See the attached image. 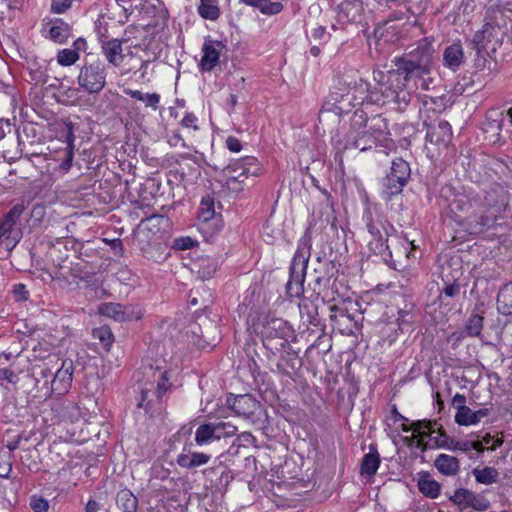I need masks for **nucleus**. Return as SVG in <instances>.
I'll list each match as a JSON object with an SVG mask.
<instances>
[{
	"mask_svg": "<svg viewBox=\"0 0 512 512\" xmlns=\"http://www.w3.org/2000/svg\"><path fill=\"white\" fill-rule=\"evenodd\" d=\"M432 42L423 39L418 46L395 61V68L390 70L392 80L420 77L428 74L434 59Z\"/></svg>",
	"mask_w": 512,
	"mask_h": 512,
	"instance_id": "1",
	"label": "nucleus"
},
{
	"mask_svg": "<svg viewBox=\"0 0 512 512\" xmlns=\"http://www.w3.org/2000/svg\"><path fill=\"white\" fill-rule=\"evenodd\" d=\"M367 117L361 111H356L351 119V129L345 136L344 149L366 151L376 143L377 137L366 128Z\"/></svg>",
	"mask_w": 512,
	"mask_h": 512,
	"instance_id": "2",
	"label": "nucleus"
},
{
	"mask_svg": "<svg viewBox=\"0 0 512 512\" xmlns=\"http://www.w3.org/2000/svg\"><path fill=\"white\" fill-rule=\"evenodd\" d=\"M348 97V94H343L332 88L319 112V122L324 124L338 123L341 116L352 109L351 102Z\"/></svg>",
	"mask_w": 512,
	"mask_h": 512,
	"instance_id": "3",
	"label": "nucleus"
},
{
	"mask_svg": "<svg viewBox=\"0 0 512 512\" xmlns=\"http://www.w3.org/2000/svg\"><path fill=\"white\" fill-rule=\"evenodd\" d=\"M237 428L229 422L214 421L206 422L198 426L195 431V442L199 446L208 445L222 438L232 437L236 434Z\"/></svg>",
	"mask_w": 512,
	"mask_h": 512,
	"instance_id": "4",
	"label": "nucleus"
},
{
	"mask_svg": "<svg viewBox=\"0 0 512 512\" xmlns=\"http://www.w3.org/2000/svg\"><path fill=\"white\" fill-rule=\"evenodd\" d=\"M106 83V69L101 62L85 64L78 76V84L88 93H99Z\"/></svg>",
	"mask_w": 512,
	"mask_h": 512,
	"instance_id": "5",
	"label": "nucleus"
},
{
	"mask_svg": "<svg viewBox=\"0 0 512 512\" xmlns=\"http://www.w3.org/2000/svg\"><path fill=\"white\" fill-rule=\"evenodd\" d=\"M410 166L402 158L392 162L389 173L383 179L384 192L388 197L399 194L410 177Z\"/></svg>",
	"mask_w": 512,
	"mask_h": 512,
	"instance_id": "6",
	"label": "nucleus"
},
{
	"mask_svg": "<svg viewBox=\"0 0 512 512\" xmlns=\"http://www.w3.org/2000/svg\"><path fill=\"white\" fill-rule=\"evenodd\" d=\"M258 164L254 157H246L226 168V186L233 191H240V184L248 175L258 174Z\"/></svg>",
	"mask_w": 512,
	"mask_h": 512,
	"instance_id": "7",
	"label": "nucleus"
},
{
	"mask_svg": "<svg viewBox=\"0 0 512 512\" xmlns=\"http://www.w3.org/2000/svg\"><path fill=\"white\" fill-rule=\"evenodd\" d=\"M307 263L308 257L298 250L290 265V277L286 284L289 297L299 298L303 295Z\"/></svg>",
	"mask_w": 512,
	"mask_h": 512,
	"instance_id": "8",
	"label": "nucleus"
},
{
	"mask_svg": "<svg viewBox=\"0 0 512 512\" xmlns=\"http://www.w3.org/2000/svg\"><path fill=\"white\" fill-rule=\"evenodd\" d=\"M509 201V191L500 184H493L485 191L482 208L498 218L507 210Z\"/></svg>",
	"mask_w": 512,
	"mask_h": 512,
	"instance_id": "9",
	"label": "nucleus"
},
{
	"mask_svg": "<svg viewBox=\"0 0 512 512\" xmlns=\"http://www.w3.org/2000/svg\"><path fill=\"white\" fill-rule=\"evenodd\" d=\"M387 85L384 89H381L383 96L387 101H392L398 105V109L403 110L410 102L411 95L405 89L406 83L411 78H402L392 80L390 77V71L387 73Z\"/></svg>",
	"mask_w": 512,
	"mask_h": 512,
	"instance_id": "10",
	"label": "nucleus"
},
{
	"mask_svg": "<svg viewBox=\"0 0 512 512\" xmlns=\"http://www.w3.org/2000/svg\"><path fill=\"white\" fill-rule=\"evenodd\" d=\"M262 334L267 342L274 339H280V347L284 348L289 338L293 336V330L291 326L281 318H271L266 321L263 326Z\"/></svg>",
	"mask_w": 512,
	"mask_h": 512,
	"instance_id": "11",
	"label": "nucleus"
},
{
	"mask_svg": "<svg viewBox=\"0 0 512 512\" xmlns=\"http://www.w3.org/2000/svg\"><path fill=\"white\" fill-rule=\"evenodd\" d=\"M450 501L461 507V510L471 507L477 511H485L490 507V502L484 496L476 494L466 488H458L449 497Z\"/></svg>",
	"mask_w": 512,
	"mask_h": 512,
	"instance_id": "12",
	"label": "nucleus"
},
{
	"mask_svg": "<svg viewBox=\"0 0 512 512\" xmlns=\"http://www.w3.org/2000/svg\"><path fill=\"white\" fill-rule=\"evenodd\" d=\"M99 312L119 322L139 320L143 316V312L139 308L112 302L102 304L99 307Z\"/></svg>",
	"mask_w": 512,
	"mask_h": 512,
	"instance_id": "13",
	"label": "nucleus"
},
{
	"mask_svg": "<svg viewBox=\"0 0 512 512\" xmlns=\"http://www.w3.org/2000/svg\"><path fill=\"white\" fill-rule=\"evenodd\" d=\"M504 124V112L497 109H490L485 115L482 124L483 131L488 134L487 139L492 144H502L504 140L501 137V131Z\"/></svg>",
	"mask_w": 512,
	"mask_h": 512,
	"instance_id": "14",
	"label": "nucleus"
},
{
	"mask_svg": "<svg viewBox=\"0 0 512 512\" xmlns=\"http://www.w3.org/2000/svg\"><path fill=\"white\" fill-rule=\"evenodd\" d=\"M496 219L497 218L494 215L485 211L481 207L478 211H474L460 221L463 222L466 230L470 234L477 235L484 232L486 228L492 226Z\"/></svg>",
	"mask_w": 512,
	"mask_h": 512,
	"instance_id": "15",
	"label": "nucleus"
},
{
	"mask_svg": "<svg viewBox=\"0 0 512 512\" xmlns=\"http://www.w3.org/2000/svg\"><path fill=\"white\" fill-rule=\"evenodd\" d=\"M353 305L354 303L350 299H342L339 303L329 306L330 320L335 326L340 328L354 322V315L350 312V307Z\"/></svg>",
	"mask_w": 512,
	"mask_h": 512,
	"instance_id": "16",
	"label": "nucleus"
},
{
	"mask_svg": "<svg viewBox=\"0 0 512 512\" xmlns=\"http://www.w3.org/2000/svg\"><path fill=\"white\" fill-rule=\"evenodd\" d=\"M452 139L451 125L447 121H440L437 126H430L426 134V141L439 148H446Z\"/></svg>",
	"mask_w": 512,
	"mask_h": 512,
	"instance_id": "17",
	"label": "nucleus"
},
{
	"mask_svg": "<svg viewBox=\"0 0 512 512\" xmlns=\"http://www.w3.org/2000/svg\"><path fill=\"white\" fill-rule=\"evenodd\" d=\"M73 376V362L65 360L62 366L55 373L52 380V390L58 394H62L68 390L71 385Z\"/></svg>",
	"mask_w": 512,
	"mask_h": 512,
	"instance_id": "18",
	"label": "nucleus"
},
{
	"mask_svg": "<svg viewBox=\"0 0 512 512\" xmlns=\"http://www.w3.org/2000/svg\"><path fill=\"white\" fill-rule=\"evenodd\" d=\"M101 49L107 61L115 67H119L123 61L122 42L118 39L102 40Z\"/></svg>",
	"mask_w": 512,
	"mask_h": 512,
	"instance_id": "19",
	"label": "nucleus"
},
{
	"mask_svg": "<svg viewBox=\"0 0 512 512\" xmlns=\"http://www.w3.org/2000/svg\"><path fill=\"white\" fill-rule=\"evenodd\" d=\"M299 313L303 324L314 327L320 324L318 305L314 300L303 298L299 303Z\"/></svg>",
	"mask_w": 512,
	"mask_h": 512,
	"instance_id": "20",
	"label": "nucleus"
},
{
	"mask_svg": "<svg viewBox=\"0 0 512 512\" xmlns=\"http://www.w3.org/2000/svg\"><path fill=\"white\" fill-rule=\"evenodd\" d=\"M222 47L223 45L220 42L208 41L204 43L203 56L200 62L202 70L211 71L217 65L220 56L218 48Z\"/></svg>",
	"mask_w": 512,
	"mask_h": 512,
	"instance_id": "21",
	"label": "nucleus"
},
{
	"mask_svg": "<svg viewBox=\"0 0 512 512\" xmlns=\"http://www.w3.org/2000/svg\"><path fill=\"white\" fill-rule=\"evenodd\" d=\"M231 408L236 414L249 418L259 408V402L249 394L238 395L234 398Z\"/></svg>",
	"mask_w": 512,
	"mask_h": 512,
	"instance_id": "22",
	"label": "nucleus"
},
{
	"mask_svg": "<svg viewBox=\"0 0 512 512\" xmlns=\"http://www.w3.org/2000/svg\"><path fill=\"white\" fill-rule=\"evenodd\" d=\"M25 205L23 203L15 204L0 220V239L8 238L17 220L23 214Z\"/></svg>",
	"mask_w": 512,
	"mask_h": 512,
	"instance_id": "23",
	"label": "nucleus"
},
{
	"mask_svg": "<svg viewBox=\"0 0 512 512\" xmlns=\"http://www.w3.org/2000/svg\"><path fill=\"white\" fill-rule=\"evenodd\" d=\"M463 61L464 53L461 45L452 44L445 49L443 54V63L447 68L452 71H456Z\"/></svg>",
	"mask_w": 512,
	"mask_h": 512,
	"instance_id": "24",
	"label": "nucleus"
},
{
	"mask_svg": "<svg viewBox=\"0 0 512 512\" xmlns=\"http://www.w3.org/2000/svg\"><path fill=\"white\" fill-rule=\"evenodd\" d=\"M47 26H49L48 36L55 42L64 43L70 36V26L61 19H55Z\"/></svg>",
	"mask_w": 512,
	"mask_h": 512,
	"instance_id": "25",
	"label": "nucleus"
},
{
	"mask_svg": "<svg viewBox=\"0 0 512 512\" xmlns=\"http://www.w3.org/2000/svg\"><path fill=\"white\" fill-rule=\"evenodd\" d=\"M362 2L360 0H344L339 5V15L349 22L359 20L362 13Z\"/></svg>",
	"mask_w": 512,
	"mask_h": 512,
	"instance_id": "26",
	"label": "nucleus"
},
{
	"mask_svg": "<svg viewBox=\"0 0 512 512\" xmlns=\"http://www.w3.org/2000/svg\"><path fill=\"white\" fill-rule=\"evenodd\" d=\"M369 84L360 77L355 75L352 90L349 95L351 106L354 107L362 104L368 99Z\"/></svg>",
	"mask_w": 512,
	"mask_h": 512,
	"instance_id": "27",
	"label": "nucleus"
},
{
	"mask_svg": "<svg viewBox=\"0 0 512 512\" xmlns=\"http://www.w3.org/2000/svg\"><path fill=\"white\" fill-rule=\"evenodd\" d=\"M434 465L439 472L445 475H455L460 468L458 459L447 454L438 455Z\"/></svg>",
	"mask_w": 512,
	"mask_h": 512,
	"instance_id": "28",
	"label": "nucleus"
},
{
	"mask_svg": "<svg viewBox=\"0 0 512 512\" xmlns=\"http://www.w3.org/2000/svg\"><path fill=\"white\" fill-rule=\"evenodd\" d=\"M210 456L205 453L180 454L177 458L179 466L187 469L197 468L209 462Z\"/></svg>",
	"mask_w": 512,
	"mask_h": 512,
	"instance_id": "29",
	"label": "nucleus"
},
{
	"mask_svg": "<svg viewBox=\"0 0 512 512\" xmlns=\"http://www.w3.org/2000/svg\"><path fill=\"white\" fill-rule=\"evenodd\" d=\"M497 308L503 315L512 314V283L504 285L497 295Z\"/></svg>",
	"mask_w": 512,
	"mask_h": 512,
	"instance_id": "30",
	"label": "nucleus"
},
{
	"mask_svg": "<svg viewBox=\"0 0 512 512\" xmlns=\"http://www.w3.org/2000/svg\"><path fill=\"white\" fill-rule=\"evenodd\" d=\"M367 229H368V232L370 233V235L374 239V243L371 242L370 244L374 245V247L372 249L375 252L382 254L386 250L389 249V246L386 243L387 239H384L379 227L377 226V224L374 222V220L372 218H368Z\"/></svg>",
	"mask_w": 512,
	"mask_h": 512,
	"instance_id": "31",
	"label": "nucleus"
},
{
	"mask_svg": "<svg viewBox=\"0 0 512 512\" xmlns=\"http://www.w3.org/2000/svg\"><path fill=\"white\" fill-rule=\"evenodd\" d=\"M116 503L123 512H136L138 506L137 497L128 489L117 493Z\"/></svg>",
	"mask_w": 512,
	"mask_h": 512,
	"instance_id": "32",
	"label": "nucleus"
},
{
	"mask_svg": "<svg viewBox=\"0 0 512 512\" xmlns=\"http://www.w3.org/2000/svg\"><path fill=\"white\" fill-rule=\"evenodd\" d=\"M472 474L478 483L485 485L497 483L500 475L496 468L490 466L482 469L475 468L472 470Z\"/></svg>",
	"mask_w": 512,
	"mask_h": 512,
	"instance_id": "33",
	"label": "nucleus"
},
{
	"mask_svg": "<svg viewBox=\"0 0 512 512\" xmlns=\"http://www.w3.org/2000/svg\"><path fill=\"white\" fill-rule=\"evenodd\" d=\"M163 220V217L152 216L146 219L145 221H142L141 224L138 226L136 237L140 241L147 239L149 237V233L159 231L160 222Z\"/></svg>",
	"mask_w": 512,
	"mask_h": 512,
	"instance_id": "34",
	"label": "nucleus"
},
{
	"mask_svg": "<svg viewBox=\"0 0 512 512\" xmlns=\"http://www.w3.org/2000/svg\"><path fill=\"white\" fill-rule=\"evenodd\" d=\"M418 488L423 495L434 499L439 496L441 486L436 480L430 478L429 475H425L419 479Z\"/></svg>",
	"mask_w": 512,
	"mask_h": 512,
	"instance_id": "35",
	"label": "nucleus"
},
{
	"mask_svg": "<svg viewBox=\"0 0 512 512\" xmlns=\"http://www.w3.org/2000/svg\"><path fill=\"white\" fill-rule=\"evenodd\" d=\"M199 15L206 20H216L220 16L217 0H200L198 5Z\"/></svg>",
	"mask_w": 512,
	"mask_h": 512,
	"instance_id": "36",
	"label": "nucleus"
},
{
	"mask_svg": "<svg viewBox=\"0 0 512 512\" xmlns=\"http://www.w3.org/2000/svg\"><path fill=\"white\" fill-rule=\"evenodd\" d=\"M402 430L404 432L412 430L414 433L417 434V436L421 438L430 436L435 432L433 428V423L429 420H418L416 422H413L410 427L404 425Z\"/></svg>",
	"mask_w": 512,
	"mask_h": 512,
	"instance_id": "37",
	"label": "nucleus"
},
{
	"mask_svg": "<svg viewBox=\"0 0 512 512\" xmlns=\"http://www.w3.org/2000/svg\"><path fill=\"white\" fill-rule=\"evenodd\" d=\"M379 464V454L377 452H370L362 460L361 473L369 476L374 475L378 470Z\"/></svg>",
	"mask_w": 512,
	"mask_h": 512,
	"instance_id": "38",
	"label": "nucleus"
},
{
	"mask_svg": "<svg viewBox=\"0 0 512 512\" xmlns=\"http://www.w3.org/2000/svg\"><path fill=\"white\" fill-rule=\"evenodd\" d=\"M215 202L214 198L207 196L204 197L200 203L198 217L203 222H207L215 217Z\"/></svg>",
	"mask_w": 512,
	"mask_h": 512,
	"instance_id": "39",
	"label": "nucleus"
},
{
	"mask_svg": "<svg viewBox=\"0 0 512 512\" xmlns=\"http://www.w3.org/2000/svg\"><path fill=\"white\" fill-rule=\"evenodd\" d=\"M197 274L201 280L210 279L214 273L216 272L218 265L217 262L213 259L206 258L200 260L197 265Z\"/></svg>",
	"mask_w": 512,
	"mask_h": 512,
	"instance_id": "40",
	"label": "nucleus"
},
{
	"mask_svg": "<svg viewBox=\"0 0 512 512\" xmlns=\"http://www.w3.org/2000/svg\"><path fill=\"white\" fill-rule=\"evenodd\" d=\"M471 207V201L465 195H458L449 203L450 211L459 218L460 213L468 212Z\"/></svg>",
	"mask_w": 512,
	"mask_h": 512,
	"instance_id": "41",
	"label": "nucleus"
},
{
	"mask_svg": "<svg viewBox=\"0 0 512 512\" xmlns=\"http://www.w3.org/2000/svg\"><path fill=\"white\" fill-rule=\"evenodd\" d=\"M449 450H459L462 452H468L470 450H476L478 452H483L482 443L481 442H473V441H458L452 439L448 444Z\"/></svg>",
	"mask_w": 512,
	"mask_h": 512,
	"instance_id": "42",
	"label": "nucleus"
},
{
	"mask_svg": "<svg viewBox=\"0 0 512 512\" xmlns=\"http://www.w3.org/2000/svg\"><path fill=\"white\" fill-rule=\"evenodd\" d=\"M354 77H355V75H347V74L338 76L335 80L333 88L343 94L350 95L351 90H352V85L354 82Z\"/></svg>",
	"mask_w": 512,
	"mask_h": 512,
	"instance_id": "43",
	"label": "nucleus"
},
{
	"mask_svg": "<svg viewBox=\"0 0 512 512\" xmlns=\"http://www.w3.org/2000/svg\"><path fill=\"white\" fill-rule=\"evenodd\" d=\"M455 422L461 426L475 425L476 415L468 406L457 411L455 415Z\"/></svg>",
	"mask_w": 512,
	"mask_h": 512,
	"instance_id": "44",
	"label": "nucleus"
},
{
	"mask_svg": "<svg viewBox=\"0 0 512 512\" xmlns=\"http://www.w3.org/2000/svg\"><path fill=\"white\" fill-rule=\"evenodd\" d=\"M79 59V54L73 49H63L58 52L57 62L61 66H71Z\"/></svg>",
	"mask_w": 512,
	"mask_h": 512,
	"instance_id": "45",
	"label": "nucleus"
},
{
	"mask_svg": "<svg viewBox=\"0 0 512 512\" xmlns=\"http://www.w3.org/2000/svg\"><path fill=\"white\" fill-rule=\"evenodd\" d=\"M483 317L478 314L470 316L466 329L470 336H479L483 328Z\"/></svg>",
	"mask_w": 512,
	"mask_h": 512,
	"instance_id": "46",
	"label": "nucleus"
},
{
	"mask_svg": "<svg viewBox=\"0 0 512 512\" xmlns=\"http://www.w3.org/2000/svg\"><path fill=\"white\" fill-rule=\"evenodd\" d=\"M257 7H259L260 11L264 14H277L283 8L280 2H268L267 0Z\"/></svg>",
	"mask_w": 512,
	"mask_h": 512,
	"instance_id": "47",
	"label": "nucleus"
},
{
	"mask_svg": "<svg viewBox=\"0 0 512 512\" xmlns=\"http://www.w3.org/2000/svg\"><path fill=\"white\" fill-rule=\"evenodd\" d=\"M30 507L34 512H46L49 508L48 501L43 497L32 496Z\"/></svg>",
	"mask_w": 512,
	"mask_h": 512,
	"instance_id": "48",
	"label": "nucleus"
},
{
	"mask_svg": "<svg viewBox=\"0 0 512 512\" xmlns=\"http://www.w3.org/2000/svg\"><path fill=\"white\" fill-rule=\"evenodd\" d=\"M94 337H97L105 347H108L113 342V334L106 328H100L94 332Z\"/></svg>",
	"mask_w": 512,
	"mask_h": 512,
	"instance_id": "49",
	"label": "nucleus"
},
{
	"mask_svg": "<svg viewBox=\"0 0 512 512\" xmlns=\"http://www.w3.org/2000/svg\"><path fill=\"white\" fill-rule=\"evenodd\" d=\"M71 0H53L51 3V11L53 13L61 14L71 8Z\"/></svg>",
	"mask_w": 512,
	"mask_h": 512,
	"instance_id": "50",
	"label": "nucleus"
},
{
	"mask_svg": "<svg viewBox=\"0 0 512 512\" xmlns=\"http://www.w3.org/2000/svg\"><path fill=\"white\" fill-rule=\"evenodd\" d=\"M488 29L484 28L483 30L477 31L472 39L473 47L480 52L481 50L485 49V43L484 38L485 34L487 33Z\"/></svg>",
	"mask_w": 512,
	"mask_h": 512,
	"instance_id": "51",
	"label": "nucleus"
},
{
	"mask_svg": "<svg viewBox=\"0 0 512 512\" xmlns=\"http://www.w3.org/2000/svg\"><path fill=\"white\" fill-rule=\"evenodd\" d=\"M203 337H206V336H203ZM209 339L207 340L206 338H199L198 342L196 343L197 346L200 348V349H206V348H212L214 347L220 340V335L219 333H216L215 335H213L212 337L210 336H207Z\"/></svg>",
	"mask_w": 512,
	"mask_h": 512,
	"instance_id": "52",
	"label": "nucleus"
},
{
	"mask_svg": "<svg viewBox=\"0 0 512 512\" xmlns=\"http://www.w3.org/2000/svg\"><path fill=\"white\" fill-rule=\"evenodd\" d=\"M142 102H144L147 107L157 109L160 102V95L157 93H144Z\"/></svg>",
	"mask_w": 512,
	"mask_h": 512,
	"instance_id": "53",
	"label": "nucleus"
},
{
	"mask_svg": "<svg viewBox=\"0 0 512 512\" xmlns=\"http://www.w3.org/2000/svg\"><path fill=\"white\" fill-rule=\"evenodd\" d=\"M182 125L185 128H192L194 131L198 130L197 126V118L192 113H187L184 118L182 119Z\"/></svg>",
	"mask_w": 512,
	"mask_h": 512,
	"instance_id": "54",
	"label": "nucleus"
},
{
	"mask_svg": "<svg viewBox=\"0 0 512 512\" xmlns=\"http://www.w3.org/2000/svg\"><path fill=\"white\" fill-rule=\"evenodd\" d=\"M17 375L8 369H0V384L3 385V381L8 383H15Z\"/></svg>",
	"mask_w": 512,
	"mask_h": 512,
	"instance_id": "55",
	"label": "nucleus"
},
{
	"mask_svg": "<svg viewBox=\"0 0 512 512\" xmlns=\"http://www.w3.org/2000/svg\"><path fill=\"white\" fill-rule=\"evenodd\" d=\"M73 157H74V153H73L72 147L67 148L66 156L63 159V161L61 162L60 168L64 171H68L72 166Z\"/></svg>",
	"mask_w": 512,
	"mask_h": 512,
	"instance_id": "56",
	"label": "nucleus"
},
{
	"mask_svg": "<svg viewBox=\"0 0 512 512\" xmlns=\"http://www.w3.org/2000/svg\"><path fill=\"white\" fill-rule=\"evenodd\" d=\"M15 296L19 300H27L29 296V292L26 290V287L24 284H17L14 287L13 290Z\"/></svg>",
	"mask_w": 512,
	"mask_h": 512,
	"instance_id": "57",
	"label": "nucleus"
},
{
	"mask_svg": "<svg viewBox=\"0 0 512 512\" xmlns=\"http://www.w3.org/2000/svg\"><path fill=\"white\" fill-rule=\"evenodd\" d=\"M166 374H167L166 371L162 372L161 373V378H160V380L157 383L158 397H161V395L163 393H165L167 391V389H168V385H167L168 378L166 377Z\"/></svg>",
	"mask_w": 512,
	"mask_h": 512,
	"instance_id": "58",
	"label": "nucleus"
},
{
	"mask_svg": "<svg viewBox=\"0 0 512 512\" xmlns=\"http://www.w3.org/2000/svg\"><path fill=\"white\" fill-rule=\"evenodd\" d=\"M226 145L231 152H239L242 148L241 142L233 136L227 138Z\"/></svg>",
	"mask_w": 512,
	"mask_h": 512,
	"instance_id": "59",
	"label": "nucleus"
},
{
	"mask_svg": "<svg viewBox=\"0 0 512 512\" xmlns=\"http://www.w3.org/2000/svg\"><path fill=\"white\" fill-rule=\"evenodd\" d=\"M449 441H452V438L447 436L446 433L443 430L439 429V436L435 437V443L439 447H443V448H447L448 449Z\"/></svg>",
	"mask_w": 512,
	"mask_h": 512,
	"instance_id": "60",
	"label": "nucleus"
},
{
	"mask_svg": "<svg viewBox=\"0 0 512 512\" xmlns=\"http://www.w3.org/2000/svg\"><path fill=\"white\" fill-rule=\"evenodd\" d=\"M466 397L462 394H456L452 399V405L457 409V411H461L462 408H466Z\"/></svg>",
	"mask_w": 512,
	"mask_h": 512,
	"instance_id": "61",
	"label": "nucleus"
},
{
	"mask_svg": "<svg viewBox=\"0 0 512 512\" xmlns=\"http://www.w3.org/2000/svg\"><path fill=\"white\" fill-rule=\"evenodd\" d=\"M459 291H460V287L458 284L456 283H453V284H450V285H447L444 289H443V293L445 294V296L447 297H455L456 295L459 294Z\"/></svg>",
	"mask_w": 512,
	"mask_h": 512,
	"instance_id": "62",
	"label": "nucleus"
},
{
	"mask_svg": "<svg viewBox=\"0 0 512 512\" xmlns=\"http://www.w3.org/2000/svg\"><path fill=\"white\" fill-rule=\"evenodd\" d=\"M124 93L126 95L130 96L131 98H133L135 100H138V101H142L143 95H144V93H142L139 90H131V89H125Z\"/></svg>",
	"mask_w": 512,
	"mask_h": 512,
	"instance_id": "63",
	"label": "nucleus"
},
{
	"mask_svg": "<svg viewBox=\"0 0 512 512\" xmlns=\"http://www.w3.org/2000/svg\"><path fill=\"white\" fill-rule=\"evenodd\" d=\"M100 505L95 500H89L85 507V512H98Z\"/></svg>",
	"mask_w": 512,
	"mask_h": 512,
	"instance_id": "64",
	"label": "nucleus"
}]
</instances>
